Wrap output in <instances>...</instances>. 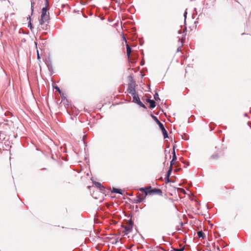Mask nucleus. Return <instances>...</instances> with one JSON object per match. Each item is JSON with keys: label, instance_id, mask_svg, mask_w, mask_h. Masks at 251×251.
<instances>
[{"label": "nucleus", "instance_id": "423d86ee", "mask_svg": "<svg viewBox=\"0 0 251 251\" xmlns=\"http://www.w3.org/2000/svg\"><path fill=\"white\" fill-rule=\"evenodd\" d=\"M131 95L133 97V102L137 103L140 100V98L136 93Z\"/></svg>", "mask_w": 251, "mask_h": 251}, {"label": "nucleus", "instance_id": "f257e3e1", "mask_svg": "<svg viewBox=\"0 0 251 251\" xmlns=\"http://www.w3.org/2000/svg\"><path fill=\"white\" fill-rule=\"evenodd\" d=\"M149 189H150V191H148V189L146 187L141 188L139 189V191L143 192L145 193V196L148 195H153L154 194H157L158 195L162 194V191L159 189H152L151 186L149 187Z\"/></svg>", "mask_w": 251, "mask_h": 251}, {"label": "nucleus", "instance_id": "20e7f679", "mask_svg": "<svg viewBox=\"0 0 251 251\" xmlns=\"http://www.w3.org/2000/svg\"><path fill=\"white\" fill-rule=\"evenodd\" d=\"M158 126H159V127L160 128L161 130H162V133H163V135L164 136V138L166 139V138H168V135L167 132L166 130L165 129L163 124L160 123V124Z\"/></svg>", "mask_w": 251, "mask_h": 251}, {"label": "nucleus", "instance_id": "ddd939ff", "mask_svg": "<svg viewBox=\"0 0 251 251\" xmlns=\"http://www.w3.org/2000/svg\"><path fill=\"white\" fill-rule=\"evenodd\" d=\"M197 234H198V236H199V237L202 238V239H204L205 235L202 231H198Z\"/></svg>", "mask_w": 251, "mask_h": 251}, {"label": "nucleus", "instance_id": "4be33fe9", "mask_svg": "<svg viewBox=\"0 0 251 251\" xmlns=\"http://www.w3.org/2000/svg\"><path fill=\"white\" fill-rule=\"evenodd\" d=\"M37 58L38 59H39L40 58L38 51L37 50Z\"/></svg>", "mask_w": 251, "mask_h": 251}, {"label": "nucleus", "instance_id": "f8f14e48", "mask_svg": "<svg viewBox=\"0 0 251 251\" xmlns=\"http://www.w3.org/2000/svg\"><path fill=\"white\" fill-rule=\"evenodd\" d=\"M125 231H124L125 232H126V234H127V233H128L129 232H130L132 230V227H130L129 226H126L125 227Z\"/></svg>", "mask_w": 251, "mask_h": 251}, {"label": "nucleus", "instance_id": "6e6552de", "mask_svg": "<svg viewBox=\"0 0 251 251\" xmlns=\"http://www.w3.org/2000/svg\"><path fill=\"white\" fill-rule=\"evenodd\" d=\"M147 101L149 103H150V107L151 108H153L155 107V101L153 100H150V99H147Z\"/></svg>", "mask_w": 251, "mask_h": 251}, {"label": "nucleus", "instance_id": "b1692460", "mask_svg": "<svg viewBox=\"0 0 251 251\" xmlns=\"http://www.w3.org/2000/svg\"><path fill=\"white\" fill-rule=\"evenodd\" d=\"M183 250H184L183 248H181V249L177 250V251H183Z\"/></svg>", "mask_w": 251, "mask_h": 251}, {"label": "nucleus", "instance_id": "a211bd4d", "mask_svg": "<svg viewBox=\"0 0 251 251\" xmlns=\"http://www.w3.org/2000/svg\"><path fill=\"white\" fill-rule=\"evenodd\" d=\"M137 104L141 107L146 108L145 105L140 100Z\"/></svg>", "mask_w": 251, "mask_h": 251}, {"label": "nucleus", "instance_id": "9d476101", "mask_svg": "<svg viewBox=\"0 0 251 251\" xmlns=\"http://www.w3.org/2000/svg\"><path fill=\"white\" fill-rule=\"evenodd\" d=\"M95 185L97 187L99 188L100 191H103L104 190V187L99 182L95 183Z\"/></svg>", "mask_w": 251, "mask_h": 251}, {"label": "nucleus", "instance_id": "9b49d317", "mask_svg": "<svg viewBox=\"0 0 251 251\" xmlns=\"http://www.w3.org/2000/svg\"><path fill=\"white\" fill-rule=\"evenodd\" d=\"M126 53H127V55L128 57L129 56L130 54V53L131 52V49L130 48V47H129V46L126 44Z\"/></svg>", "mask_w": 251, "mask_h": 251}, {"label": "nucleus", "instance_id": "2eb2a0df", "mask_svg": "<svg viewBox=\"0 0 251 251\" xmlns=\"http://www.w3.org/2000/svg\"><path fill=\"white\" fill-rule=\"evenodd\" d=\"M152 119L156 122V123L159 125L160 123H161L157 119V118L153 115H151Z\"/></svg>", "mask_w": 251, "mask_h": 251}, {"label": "nucleus", "instance_id": "4468645a", "mask_svg": "<svg viewBox=\"0 0 251 251\" xmlns=\"http://www.w3.org/2000/svg\"><path fill=\"white\" fill-rule=\"evenodd\" d=\"M27 20H29V21L28 24V27H29L30 29L32 30L33 29V26H32V25L31 24V21H30V16H29L27 18Z\"/></svg>", "mask_w": 251, "mask_h": 251}, {"label": "nucleus", "instance_id": "dca6fc26", "mask_svg": "<svg viewBox=\"0 0 251 251\" xmlns=\"http://www.w3.org/2000/svg\"><path fill=\"white\" fill-rule=\"evenodd\" d=\"M145 199V197L144 198H141L140 197H138L137 200H136L137 202H142Z\"/></svg>", "mask_w": 251, "mask_h": 251}, {"label": "nucleus", "instance_id": "39448f33", "mask_svg": "<svg viewBox=\"0 0 251 251\" xmlns=\"http://www.w3.org/2000/svg\"><path fill=\"white\" fill-rule=\"evenodd\" d=\"M172 171V167L170 166L169 169L168 170V171L167 172L166 176L165 177V179H166V181L167 182H169L170 181H169V177L171 174Z\"/></svg>", "mask_w": 251, "mask_h": 251}, {"label": "nucleus", "instance_id": "5701e85b", "mask_svg": "<svg viewBox=\"0 0 251 251\" xmlns=\"http://www.w3.org/2000/svg\"><path fill=\"white\" fill-rule=\"evenodd\" d=\"M55 88L56 90H57L59 92H60V89H59V88L57 86L55 87Z\"/></svg>", "mask_w": 251, "mask_h": 251}, {"label": "nucleus", "instance_id": "aec40b11", "mask_svg": "<svg viewBox=\"0 0 251 251\" xmlns=\"http://www.w3.org/2000/svg\"><path fill=\"white\" fill-rule=\"evenodd\" d=\"M31 10H32V13L33 11V5L34 4V2L32 1H31Z\"/></svg>", "mask_w": 251, "mask_h": 251}, {"label": "nucleus", "instance_id": "0eeeda50", "mask_svg": "<svg viewBox=\"0 0 251 251\" xmlns=\"http://www.w3.org/2000/svg\"><path fill=\"white\" fill-rule=\"evenodd\" d=\"M112 193H117L123 195V191L121 189H117L115 188H113L112 190L111 191Z\"/></svg>", "mask_w": 251, "mask_h": 251}, {"label": "nucleus", "instance_id": "1a4fd4ad", "mask_svg": "<svg viewBox=\"0 0 251 251\" xmlns=\"http://www.w3.org/2000/svg\"><path fill=\"white\" fill-rule=\"evenodd\" d=\"M176 156L175 153V149H174L173 151V158L172 161H171V166H172L174 164V161H176Z\"/></svg>", "mask_w": 251, "mask_h": 251}, {"label": "nucleus", "instance_id": "a878e982", "mask_svg": "<svg viewBox=\"0 0 251 251\" xmlns=\"http://www.w3.org/2000/svg\"><path fill=\"white\" fill-rule=\"evenodd\" d=\"M148 189V191H150V189H149V187L147 188Z\"/></svg>", "mask_w": 251, "mask_h": 251}, {"label": "nucleus", "instance_id": "bb28decb", "mask_svg": "<svg viewBox=\"0 0 251 251\" xmlns=\"http://www.w3.org/2000/svg\"><path fill=\"white\" fill-rule=\"evenodd\" d=\"M180 33H181V31H180V30H179V31H178V33H179V34H180Z\"/></svg>", "mask_w": 251, "mask_h": 251}, {"label": "nucleus", "instance_id": "f03ea898", "mask_svg": "<svg viewBox=\"0 0 251 251\" xmlns=\"http://www.w3.org/2000/svg\"><path fill=\"white\" fill-rule=\"evenodd\" d=\"M48 9L46 7H43L42 9V13L40 19V25H43L47 22L50 19L49 13H47Z\"/></svg>", "mask_w": 251, "mask_h": 251}, {"label": "nucleus", "instance_id": "412c9836", "mask_svg": "<svg viewBox=\"0 0 251 251\" xmlns=\"http://www.w3.org/2000/svg\"><path fill=\"white\" fill-rule=\"evenodd\" d=\"M187 9H186L184 13V18H185V20L186 19V15H187V12L186 11Z\"/></svg>", "mask_w": 251, "mask_h": 251}, {"label": "nucleus", "instance_id": "7ed1b4c3", "mask_svg": "<svg viewBox=\"0 0 251 251\" xmlns=\"http://www.w3.org/2000/svg\"><path fill=\"white\" fill-rule=\"evenodd\" d=\"M135 85L136 84L134 81H131L128 84L127 91L131 95H133L136 93Z\"/></svg>", "mask_w": 251, "mask_h": 251}, {"label": "nucleus", "instance_id": "6ab92c4d", "mask_svg": "<svg viewBox=\"0 0 251 251\" xmlns=\"http://www.w3.org/2000/svg\"><path fill=\"white\" fill-rule=\"evenodd\" d=\"M133 225V222L132 221H130L129 222L128 226H130V227H132Z\"/></svg>", "mask_w": 251, "mask_h": 251}, {"label": "nucleus", "instance_id": "cd10ccee", "mask_svg": "<svg viewBox=\"0 0 251 251\" xmlns=\"http://www.w3.org/2000/svg\"><path fill=\"white\" fill-rule=\"evenodd\" d=\"M212 157H213V158H215L214 155H213V156H212Z\"/></svg>", "mask_w": 251, "mask_h": 251}, {"label": "nucleus", "instance_id": "f3484780", "mask_svg": "<svg viewBox=\"0 0 251 251\" xmlns=\"http://www.w3.org/2000/svg\"><path fill=\"white\" fill-rule=\"evenodd\" d=\"M154 99L156 100H159L160 99L159 98V95L158 94L156 93L154 95Z\"/></svg>", "mask_w": 251, "mask_h": 251}, {"label": "nucleus", "instance_id": "393cba45", "mask_svg": "<svg viewBox=\"0 0 251 251\" xmlns=\"http://www.w3.org/2000/svg\"><path fill=\"white\" fill-rule=\"evenodd\" d=\"M123 40H124L125 41V42H126V43H127V41H126V38H125L124 36H123Z\"/></svg>", "mask_w": 251, "mask_h": 251}]
</instances>
